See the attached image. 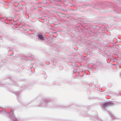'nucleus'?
Wrapping results in <instances>:
<instances>
[{
    "label": "nucleus",
    "mask_w": 121,
    "mask_h": 121,
    "mask_svg": "<svg viewBox=\"0 0 121 121\" xmlns=\"http://www.w3.org/2000/svg\"><path fill=\"white\" fill-rule=\"evenodd\" d=\"M111 104L110 103L108 102H106L104 103L103 104V106L104 107H108Z\"/></svg>",
    "instance_id": "f257e3e1"
},
{
    "label": "nucleus",
    "mask_w": 121,
    "mask_h": 121,
    "mask_svg": "<svg viewBox=\"0 0 121 121\" xmlns=\"http://www.w3.org/2000/svg\"><path fill=\"white\" fill-rule=\"evenodd\" d=\"M39 39L41 40L43 39V37L41 35H39L38 36Z\"/></svg>",
    "instance_id": "f03ea898"
}]
</instances>
